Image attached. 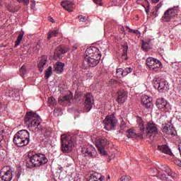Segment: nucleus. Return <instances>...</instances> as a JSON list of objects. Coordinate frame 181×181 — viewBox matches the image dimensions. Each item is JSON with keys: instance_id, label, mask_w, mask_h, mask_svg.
Listing matches in <instances>:
<instances>
[{"instance_id": "obj_27", "label": "nucleus", "mask_w": 181, "mask_h": 181, "mask_svg": "<svg viewBox=\"0 0 181 181\" xmlns=\"http://www.w3.org/2000/svg\"><path fill=\"white\" fill-rule=\"evenodd\" d=\"M8 97L10 98H13V100H14L15 101H18V100H19L20 98L19 94L18 93V90L13 89L11 90L9 92Z\"/></svg>"}, {"instance_id": "obj_46", "label": "nucleus", "mask_w": 181, "mask_h": 181, "mask_svg": "<svg viewBox=\"0 0 181 181\" xmlns=\"http://www.w3.org/2000/svg\"><path fill=\"white\" fill-rule=\"evenodd\" d=\"M103 0H93V2H95V4H98V5H103V3H102Z\"/></svg>"}, {"instance_id": "obj_60", "label": "nucleus", "mask_w": 181, "mask_h": 181, "mask_svg": "<svg viewBox=\"0 0 181 181\" xmlns=\"http://www.w3.org/2000/svg\"><path fill=\"white\" fill-rule=\"evenodd\" d=\"M0 105H1V102H0Z\"/></svg>"}, {"instance_id": "obj_42", "label": "nucleus", "mask_w": 181, "mask_h": 181, "mask_svg": "<svg viewBox=\"0 0 181 181\" xmlns=\"http://www.w3.org/2000/svg\"><path fill=\"white\" fill-rule=\"evenodd\" d=\"M21 175H22V171H21L20 170L16 171V177H17V179H19V177H21Z\"/></svg>"}, {"instance_id": "obj_15", "label": "nucleus", "mask_w": 181, "mask_h": 181, "mask_svg": "<svg viewBox=\"0 0 181 181\" xmlns=\"http://www.w3.org/2000/svg\"><path fill=\"white\" fill-rule=\"evenodd\" d=\"M82 153L85 156H88L89 158H95L97 156V151L95 148L91 145L82 148Z\"/></svg>"}, {"instance_id": "obj_22", "label": "nucleus", "mask_w": 181, "mask_h": 181, "mask_svg": "<svg viewBox=\"0 0 181 181\" xmlns=\"http://www.w3.org/2000/svg\"><path fill=\"white\" fill-rule=\"evenodd\" d=\"M47 63V57L44 55L41 57V59L40 60V62L38 64V69L40 71V73L43 72L44 67L45 66H46Z\"/></svg>"}, {"instance_id": "obj_16", "label": "nucleus", "mask_w": 181, "mask_h": 181, "mask_svg": "<svg viewBox=\"0 0 181 181\" xmlns=\"http://www.w3.org/2000/svg\"><path fill=\"white\" fill-rule=\"evenodd\" d=\"M141 104H143L144 108H146L147 110H152L153 107V104H152V98L147 95H143L141 98Z\"/></svg>"}, {"instance_id": "obj_13", "label": "nucleus", "mask_w": 181, "mask_h": 181, "mask_svg": "<svg viewBox=\"0 0 181 181\" xmlns=\"http://www.w3.org/2000/svg\"><path fill=\"white\" fill-rule=\"evenodd\" d=\"M83 102L85 105V111L89 112L94 105V97L90 93H86L83 97Z\"/></svg>"}, {"instance_id": "obj_37", "label": "nucleus", "mask_w": 181, "mask_h": 181, "mask_svg": "<svg viewBox=\"0 0 181 181\" xmlns=\"http://www.w3.org/2000/svg\"><path fill=\"white\" fill-rule=\"evenodd\" d=\"M116 74L117 77H120V76H122L124 77V69L119 68L116 71Z\"/></svg>"}, {"instance_id": "obj_36", "label": "nucleus", "mask_w": 181, "mask_h": 181, "mask_svg": "<svg viewBox=\"0 0 181 181\" xmlns=\"http://www.w3.org/2000/svg\"><path fill=\"white\" fill-rule=\"evenodd\" d=\"M57 103V102L56 101V99H54V98L50 97L49 98H48L49 105H56Z\"/></svg>"}, {"instance_id": "obj_33", "label": "nucleus", "mask_w": 181, "mask_h": 181, "mask_svg": "<svg viewBox=\"0 0 181 181\" xmlns=\"http://www.w3.org/2000/svg\"><path fill=\"white\" fill-rule=\"evenodd\" d=\"M151 176H156L157 177H159L160 175L159 174V170L156 168H151L150 170Z\"/></svg>"}, {"instance_id": "obj_5", "label": "nucleus", "mask_w": 181, "mask_h": 181, "mask_svg": "<svg viewBox=\"0 0 181 181\" xmlns=\"http://www.w3.org/2000/svg\"><path fill=\"white\" fill-rule=\"evenodd\" d=\"M136 128L139 129L140 133L136 134L133 129H129L126 132L127 138H140V139H144V136L145 135V123L142 118L139 117L137 119Z\"/></svg>"}, {"instance_id": "obj_39", "label": "nucleus", "mask_w": 181, "mask_h": 181, "mask_svg": "<svg viewBox=\"0 0 181 181\" xmlns=\"http://www.w3.org/2000/svg\"><path fill=\"white\" fill-rule=\"evenodd\" d=\"M120 181H132L131 177L128 175H124L120 178Z\"/></svg>"}, {"instance_id": "obj_59", "label": "nucleus", "mask_w": 181, "mask_h": 181, "mask_svg": "<svg viewBox=\"0 0 181 181\" xmlns=\"http://www.w3.org/2000/svg\"><path fill=\"white\" fill-rule=\"evenodd\" d=\"M124 60H127V58H124Z\"/></svg>"}, {"instance_id": "obj_6", "label": "nucleus", "mask_w": 181, "mask_h": 181, "mask_svg": "<svg viewBox=\"0 0 181 181\" xmlns=\"http://www.w3.org/2000/svg\"><path fill=\"white\" fill-rule=\"evenodd\" d=\"M74 141L71 136L67 134L61 135V151L63 153H69L73 149Z\"/></svg>"}, {"instance_id": "obj_8", "label": "nucleus", "mask_w": 181, "mask_h": 181, "mask_svg": "<svg viewBox=\"0 0 181 181\" xmlns=\"http://www.w3.org/2000/svg\"><path fill=\"white\" fill-rule=\"evenodd\" d=\"M146 64L148 66V69L155 73L157 71H160V69H162V62L153 57H148L146 60Z\"/></svg>"}, {"instance_id": "obj_9", "label": "nucleus", "mask_w": 181, "mask_h": 181, "mask_svg": "<svg viewBox=\"0 0 181 181\" xmlns=\"http://www.w3.org/2000/svg\"><path fill=\"white\" fill-rule=\"evenodd\" d=\"M179 13V6L168 8L162 17L163 22H170Z\"/></svg>"}, {"instance_id": "obj_47", "label": "nucleus", "mask_w": 181, "mask_h": 181, "mask_svg": "<svg viewBox=\"0 0 181 181\" xmlns=\"http://www.w3.org/2000/svg\"><path fill=\"white\" fill-rule=\"evenodd\" d=\"M18 2H23L25 5H28L29 4V0H17Z\"/></svg>"}, {"instance_id": "obj_50", "label": "nucleus", "mask_w": 181, "mask_h": 181, "mask_svg": "<svg viewBox=\"0 0 181 181\" xmlns=\"http://www.w3.org/2000/svg\"><path fill=\"white\" fill-rule=\"evenodd\" d=\"M48 21H49V22H52V23L54 22V19H53L52 17H49Z\"/></svg>"}, {"instance_id": "obj_57", "label": "nucleus", "mask_w": 181, "mask_h": 181, "mask_svg": "<svg viewBox=\"0 0 181 181\" xmlns=\"http://www.w3.org/2000/svg\"><path fill=\"white\" fill-rule=\"evenodd\" d=\"M124 57H125V55H122V59H124Z\"/></svg>"}, {"instance_id": "obj_3", "label": "nucleus", "mask_w": 181, "mask_h": 181, "mask_svg": "<svg viewBox=\"0 0 181 181\" xmlns=\"http://www.w3.org/2000/svg\"><path fill=\"white\" fill-rule=\"evenodd\" d=\"M48 162L49 160L45 154L35 153L29 157L25 165L29 169H32V168H40V166H43V165H46Z\"/></svg>"}, {"instance_id": "obj_21", "label": "nucleus", "mask_w": 181, "mask_h": 181, "mask_svg": "<svg viewBox=\"0 0 181 181\" xmlns=\"http://www.w3.org/2000/svg\"><path fill=\"white\" fill-rule=\"evenodd\" d=\"M70 50V48L66 47H57L55 52L54 56H57L58 57H60L62 54H64V53H67Z\"/></svg>"}, {"instance_id": "obj_51", "label": "nucleus", "mask_w": 181, "mask_h": 181, "mask_svg": "<svg viewBox=\"0 0 181 181\" xmlns=\"http://www.w3.org/2000/svg\"><path fill=\"white\" fill-rule=\"evenodd\" d=\"M4 140V135L2 134H0V143L2 142Z\"/></svg>"}, {"instance_id": "obj_1", "label": "nucleus", "mask_w": 181, "mask_h": 181, "mask_svg": "<svg viewBox=\"0 0 181 181\" xmlns=\"http://www.w3.org/2000/svg\"><path fill=\"white\" fill-rule=\"evenodd\" d=\"M84 59L89 67H95L101 60V52L95 47H88L85 52Z\"/></svg>"}, {"instance_id": "obj_26", "label": "nucleus", "mask_w": 181, "mask_h": 181, "mask_svg": "<svg viewBox=\"0 0 181 181\" xmlns=\"http://www.w3.org/2000/svg\"><path fill=\"white\" fill-rule=\"evenodd\" d=\"M71 98H73V95H66L63 97H59L58 100L59 104H64V103H70V101H71Z\"/></svg>"}, {"instance_id": "obj_41", "label": "nucleus", "mask_w": 181, "mask_h": 181, "mask_svg": "<svg viewBox=\"0 0 181 181\" xmlns=\"http://www.w3.org/2000/svg\"><path fill=\"white\" fill-rule=\"evenodd\" d=\"M5 132V125L0 122V134H4Z\"/></svg>"}, {"instance_id": "obj_10", "label": "nucleus", "mask_w": 181, "mask_h": 181, "mask_svg": "<svg viewBox=\"0 0 181 181\" xmlns=\"http://www.w3.org/2000/svg\"><path fill=\"white\" fill-rule=\"evenodd\" d=\"M146 131V138H152L153 135L158 134V125L153 122H148L144 124V132Z\"/></svg>"}, {"instance_id": "obj_54", "label": "nucleus", "mask_w": 181, "mask_h": 181, "mask_svg": "<svg viewBox=\"0 0 181 181\" xmlns=\"http://www.w3.org/2000/svg\"><path fill=\"white\" fill-rule=\"evenodd\" d=\"M56 111H57V110H54V115H59L56 114Z\"/></svg>"}, {"instance_id": "obj_28", "label": "nucleus", "mask_w": 181, "mask_h": 181, "mask_svg": "<svg viewBox=\"0 0 181 181\" xmlns=\"http://www.w3.org/2000/svg\"><path fill=\"white\" fill-rule=\"evenodd\" d=\"M23 35H25V33L23 31H21L19 33L17 40L15 42L14 47H18V46L21 45V42H22V39H23Z\"/></svg>"}, {"instance_id": "obj_44", "label": "nucleus", "mask_w": 181, "mask_h": 181, "mask_svg": "<svg viewBox=\"0 0 181 181\" xmlns=\"http://www.w3.org/2000/svg\"><path fill=\"white\" fill-rule=\"evenodd\" d=\"M129 32H133V33H135L136 35H141V32H139L138 30H133L132 29H129Z\"/></svg>"}, {"instance_id": "obj_30", "label": "nucleus", "mask_w": 181, "mask_h": 181, "mask_svg": "<svg viewBox=\"0 0 181 181\" xmlns=\"http://www.w3.org/2000/svg\"><path fill=\"white\" fill-rule=\"evenodd\" d=\"M158 169H160V170H163V172H165V173L170 172V168H169L165 164H160L158 165Z\"/></svg>"}, {"instance_id": "obj_31", "label": "nucleus", "mask_w": 181, "mask_h": 181, "mask_svg": "<svg viewBox=\"0 0 181 181\" xmlns=\"http://www.w3.org/2000/svg\"><path fill=\"white\" fill-rule=\"evenodd\" d=\"M53 74V68L52 66H49L45 71V78H49L50 76Z\"/></svg>"}, {"instance_id": "obj_43", "label": "nucleus", "mask_w": 181, "mask_h": 181, "mask_svg": "<svg viewBox=\"0 0 181 181\" xmlns=\"http://www.w3.org/2000/svg\"><path fill=\"white\" fill-rule=\"evenodd\" d=\"M78 18L79 19L80 22H86V16H78Z\"/></svg>"}, {"instance_id": "obj_4", "label": "nucleus", "mask_w": 181, "mask_h": 181, "mask_svg": "<svg viewBox=\"0 0 181 181\" xmlns=\"http://www.w3.org/2000/svg\"><path fill=\"white\" fill-rule=\"evenodd\" d=\"M30 141V134L25 129L18 131L13 136V142L16 146H26Z\"/></svg>"}, {"instance_id": "obj_40", "label": "nucleus", "mask_w": 181, "mask_h": 181, "mask_svg": "<svg viewBox=\"0 0 181 181\" xmlns=\"http://www.w3.org/2000/svg\"><path fill=\"white\" fill-rule=\"evenodd\" d=\"M162 5H163V3L162 2H160L158 4H157L153 12L158 13V11H159V8L162 7Z\"/></svg>"}, {"instance_id": "obj_45", "label": "nucleus", "mask_w": 181, "mask_h": 181, "mask_svg": "<svg viewBox=\"0 0 181 181\" xmlns=\"http://www.w3.org/2000/svg\"><path fill=\"white\" fill-rule=\"evenodd\" d=\"M160 179H163V180L169 181V178L166 177V174H161Z\"/></svg>"}, {"instance_id": "obj_11", "label": "nucleus", "mask_w": 181, "mask_h": 181, "mask_svg": "<svg viewBox=\"0 0 181 181\" xmlns=\"http://www.w3.org/2000/svg\"><path fill=\"white\" fill-rule=\"evenodd\" d=\"M13 176V170L10 166L4 167L0 171V181H11Z\"/></svg>"}, {"instance_id": "obj_20", "label": "nucleus", "mask_w": 181, "mask_h": 181, "mask_svg": "<svg viewBox=\"0 0 181 181\" xmlns=\"http://www.w3.org/2000/svg\"><path fill=\"white\" fill-rule=\"evenodd\" d=\"M158 149L160 151V152H162L163 153H165V155H169L170 156H172V155H173V153H172V150H170L169 146L166 144L158 146Z\"/></svg>"}, {"instance_id": "obj_49", "label": "nucleus", "mask_w": 181, "mask_h": 181, "mask_svg": "<svg viewBox=\"0 0 181 181\" xmlns=\"http://www.w3.org/2000/svg\"><path fill=\"white\" fill-rule=\"evenodd\" d=\"M124 55L126 54L127 55V52L128 50V46H124Z\"/></svg>"}, {"instance_id": "obj_23", "label": "nucleus", "mask_w": 181, "mask_h": 181, "mask_svg": "<svg viewBox=\"0 0 181 181\" xmlns=\"http://www.w3.org/2000/svg\"><path fill=\"white\" fill-rule=\"evenodd\" d=\"M54 67L57 74H62V72L64 71V63L56 62Z\"/></svg>"}, {"instance_id": "obj_56", "label": "nucleus", "mask_w": 181, "mask_h": 181, "mask_svg": "<svg viewBox=\"0 0 181 181\" xmlns=\"http://www.w3.org/2000/svg\"><path fill=\"white\" fill-rule=\"evenodd\" d=\"M79 136H80L76 135V139H78V138Z\"/></svg>"}, {"instance_id": "obj_52", "label": "nucleus", "mask_w": 181, "mask_h": 181, "mask_svg": "<svg viewBox=\"0 0 181 181\" xmlns=\"http://www.w3.org/2000/svg\"><path fill=\"white\" fill-rule=\"evenodd\" d=\"M160 0H151V2H153V4H158V2H159Z\"/></svg>"}, {"instance_id": "obj_55", "label": "nucleus", "mask_w": 181, "mask_h": 181, "mask_svg": "<svg viewBox=\"0 0 181 181\" xmlns=\"http://www.w3.org/2000/svg\"><path fill=\"white\" fill-rule=\"evenodd\" d=\"M2 3L0 2V8H2Z\"/></svg>"}, {"instance_id": "obj_35", "label": "nucleus", "mask_w": 181, "mask_h": 181, "mask_svg": "<svg viewBox=\"0 0 181 181\" xmlns=\"http://www.w3.org/2000/svg\"><path fill=\"white\" fill-rule=\"evenodd\" d=\"M129 73H132V68H126L123 69V77H125V76H128Z\"/></svg>"}, {"instance_id": "obj_25", "label": "nucleus", "mask_w": 181, "mask_h": 181, "mask_svg": "<svg viewBox=\"0 0 181 181\" xmlns=\"http://www.w3.org/2000/svg\"><path fill=\"white\" fill-rule=\"evenodd\" d=\"M163 132H165L168 135H171V136H175L177 132L174 127H164L163 129Z\"/></svg>"}, {"instance_id": "obj_24", "label": "nucleus", "mask_w": 181, "mask_h": 181, "mask_svg": "<svg viewBox=\"0 0 181 181\" xmlns=\"http://www.w3.org/2000/svg\"><path fill=\"white\" fill-rule=\"evenodd\" d=\"M104 180V176L101 174L95 173L90 175V178L87 181H103Z\"/></svg>"}, {"instance_id": "obj_58", "label": "nucleus", "mask_w": 181, "mask_h": 181, "mask_svg": "<svg viewBox=\"0 0 181 181\" xmlns=\"http://www.w3.org/2000/svg\"><path fill=\"white\" fill-rule=\"evenodd\" d=\"M146 12H147V13H148V10H146Z\"/></svg>"}, {"instance_id": "obj_12", "label": "nucleus", "mask_w": 181, "mask_h": 181, "mask_svg": "<svg viewBox=\"0 0 181 181\" xmlns=\"http://www.w3.org/2000/svg\"><path fill=\"white\" fill-rule=\"evenodd\" d=\"M103 122L105 124V129L106 131H111V129H114L117 126V118L115 117V115H111L107 116Z\"/></svg>"}, {"instance_id": "obj_53", "label": "nucleus", "mask_w": 181, "mask_h": 181, "mask_svg": "<svg viewBox=\"0 0 181 181\" xmlns=\"http://www.w3.org/2000/svg\"><path fill=\"white\" fill-rule=\"evenodd\" d=\"M35 5H36V3L34 2L31 4V7L33 8H35Z\"/></svg>"}, {"instance_id": "obj_32", "label": "nucleus", "mask_w": 181, "mask_h": 181, "mask_svg": "<svg viewBox=\"0 0 181 181\" xmlns=\"http://www.w3.org/2000/svg\"><path fill=\"white\" fill-rule=\"evenodd\" d=\"M58 34H59V31H57V30L49 31L48 33V37H47L48 40H50V39H52V37H56V36H57Z\"/></svg>"}, {"instance_id": "obj_34", "label": "nucleus", "mask_w": 181, "mask_h": 181, "mask_svg": "<svg viewBox=\"0 0 181 181\" xmlns=\"http://www.w3.org/2000/svg\"><path fill=\"white\" fill-rule=\"evenodd\" d=\"M167 174H168V176H169L172 179H176V177H177V174H176V173L172 171V170H170V171L168 173H167Z\"/></svg>"}, {"instance_id": "obj_18", "label": "nucleus", "mask_w": 181, "mask_h": 181, "mask_svg": "<svg viewBox=\"0 0 181 181\" xmlns=\"http://www.w3.org/2000/svg\"><path fill=\"white\" fill-rule=\"evenodd\" d=\"M128 93H127L126 90H119L117 92V102L118 104H124L125 101H127V95Z\"/></svg>"}, {"instance_id": "obj_38", "label": "nucleus", "mask_w": 181, "mask_h": 181, "mask_svg": "<svg viewBox=\"0 0 181 181\" xmlns=\"http://www.w3.org/2000/svg\"><path fill=\"white\" fill-rule=\"evenodd\" d=\"M20 74L22 77L26 74V66H22L20 69Z\"/></svg>"}, {"instance_id": "obj_7", "label": "nucleus", "mask_w": 181, "mask_h": 181, "mask_svg": "<svg viewBox=\"0 0 181 181\" xmlns=\"http://www.w3.org/2000/svg\"><path fill=\"white\" fill-rule=\"evenodd\" d=\"M110 142H108V140L105 137H98L95 140V146L98 148L100 153L102 154L103 156H105V158L108 156L107 151H105V148L108 146Z\"/></svg>"}, {"instance_id": "obj_48", "label": "nucleus", "mask_w": 181, "mask_h": 181, "mask_svg": "<svg viewBox=\"0 0 181 181\" xmlns=\"http://www.w3.org/2000/svg\"><path fill=\"white\" fill-rule=\"evenodd\" d=\"M78 47V45L75 44V45L73 46L72 52H74V50H76V49H77Z\"/></svg>"}, {"instance_id": "obj_2", "label": "nucleus", "mask_w": 181, "mask_h": 181, "mask_svg": "<svg viewBox=\"0 0 181 181\" xmlns=\"http://www.w3.org/2000/svg\"><path fill=\"white\" fill-rule=\"evenodd\" d=\"M25 122V124H28L29 128L34 129L35 132L43 131V127H42V118H40V116L37 115L36 112H27Z\"/></svg>"}, {"instance_id": "obj_19", "label": "nucleus", "mask_w": 181, "mask_h": 181, "mask_svg": "<svg viewBox=\"0 0 181 181\" xmlns=\"http://www.w3.org/2000/svg\"><path fill=\"white\" fill-rule=\"evenodd\" d=\"M156 105L159 108V110L168 109L169 107V104L163 98H158L156 102Z\"/></svg>"}, {"instance_id": "obj_17", "label": "nucleus", "mask_w": 181, "mask_h": 181, "mask_svg": "<svg viewBox=\"0 0 181 181\" xmlns=\"http://www.w3.org/2000/svg\"><path fill=\"white\" fill-rule=\"evenodd\" d=\"M76 4L75 2L71 0H65L61 2L62 6L68 12H73V6Z\"/></svg>"}, {"instance_id": "obj_14", "label": "nucleus", "mask_w": 181, "mask_h": 181, "mask_svg": "<svg viewBox=\"0 0 181 181\" xmlns=\"http://www.w3.org/2000/svg\"><path fill=\"white\" fill-rule=\"evenodd\" d=\"M153 84L155 88H157L159 93H163V90L168 91V90H169V83L163 79L155 81Z\"/></svg>"}, {"instance_id": "obj_29", "label": "nucleus", "mask_w": 181, "mask_h": 181, "mask_svg": "<svg viewBox=\"0 0 181 181\" xmlns=\"http://www.w3.org/2000/svg\"><path fill=\"white\" fill-rule=\"evenodd\" d=\"M141 49L144 52H148V50H149L151 49V45L149 44V42L142 41Z\"/></svg>"}]
</instances>
